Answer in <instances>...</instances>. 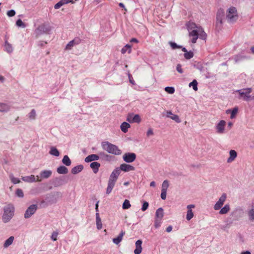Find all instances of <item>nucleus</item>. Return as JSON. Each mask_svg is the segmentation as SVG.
<instances>
[{
    "mask_svg": "<svg viewBox=\"0 0 254 254\" xmlns=\"http://www.w3.org/2000/svg\"><path fill=\"white\" fill-rule=\"evenodd\" d=\"M187 27L189 32V36L191 38L190 41L192 43H195L198 38L202 40L206 39L207 35L202 28L197 26L195 23L189 22Z\"/></svg>",
    "mask_w": 254,
    "mask_h": 254,
    "instance_id": "f257e3e1",
    "label": "nucleus"
},
{
    "mask_svg": "<svg viewBox=\"0 0 254 254\" xmlns=\"http://www.w3.org/2000/svg\"><path fill=\"white\" fill-rule=\"evenodd\" d=\"M101 146L103 150L110 154L115 155H120L122 154V151L119 147L111 143L108 141H103L101 143Z\"/></svg>",
    "mask_w": 254,
    "mask_h": 254,
    "instance_id": "f03ea898",
    "label": "nucleus"
},
{
    "mask_svg": "<svg viewBox=\"0 0 254 254\" xmlns=\"http://www.w3.org/2000/svg\"><path fill=\"white\" fill-rule=\"evenodd\" d=\"M14 207L10 204H8L3 208L2 221L7 223L10 221L14 215Z\"/></svg>",
    "mask_w": 254,
    "mask_h": 254,
    "instance_id": "7ed1b4c3",
    "label": "nucleus"
},
{
    "mask_svg": "<svg viewBox=\"0 0 254 254\" xmlns=\"http://www.w3.org/2000/svg\"><path fill=\"white\" fill-rule=\"evenodd\" d=\"M238 18L237 11L235 7H230L226 12V19L228 22L233 23L235 22Z\"/></svg>",
    "mask_w": 254,
    "mask_h": 254,
    "instance_id": "20e7f679",
    "label": "nucleus"
},
{
    "mask_svg": "<svg viewBox=\"0 0 254 254\" xmlns=\"http://www.w3.org/2000/svg\"><path fill=\"white\" fill-rule=\"evenodd\" d=\"M239 94V98H241L245 101H249L251 100V93L252 92L251 88L239 89L236 91Z\"/></svg>",
    "mask_w": 254,
    "mask_h": 254,
    "instance_id": "39448f33",
    "label": "nucleus"
},
{
    "mask_svg": "<svg viewBox=\"0 0 254 254\" xmlns=\"http://www.w3.org/2000/svg\"><path fill=\"white\" fill-rule=\"evenodd\" d=\"M51 28L48 24H43L39 26L35 30L37 36H39L50 31Z\"/></svg>",
    "mask_w": 254,
    "mask_h": 254,
    "instance_id": "423d86ee",
    "label": "nucleus"
},
{
    "mask_svg": "<svg viewBox=\"0 0 254 254\" xmlns=\"http://www.w3.org/2000/svg\"><path fill=\"white\" fill-rule=\"evenodd\" d=\"M52 174L51 170H44L42 171L39 175L36 176V181L41 182L42 179H46L50 178Z\"/></svg>",
    "mask_w": 254,
    "mask_h": 254,
    "instance_id": "0eeeda50",
    "label": "nucleus"
},
{
    "mask_svg": "<svg viewBox=\"0 0 254 254\" xmlns=\"http://www.w3.org/2000/svg\"><path fill=\"white\" fill-rule=\"evenodd\" d=\"M224 14V12L222 9L219 10L217 13L216 26L218 29H221L222 27Z\"/></svg>",
    "mask_w": 254,
    "mask_h": 254,
    "instance_id": "6e6552de",
    "label": "nucleus"
},
{
    "mask_svg": "<svg viewBox=\"0 0 254 254\" xmlns=\"http://www.w3.org/2000/svg\"><path fill=\"white\" fill-rule=\"evenodd\" d=\"M37 209V205L36 204H32L29 206L24 213V218H29L33 215Z\"/></svg>",
    "mask_w": 254,
    "mask_h": 254,
    "instance_id": "1a4fd4ad",
    "label": "nucleus"
},
{
    "mask_svg": "<svg viewBox=\"0 0 254 254\" xmlns=\"http://www.w3.org/2000/svg\"><path fill=\"white\" fill-rule=\"evenodd\" d=\"M227 198V195L225 193H223L219 198L218 200L214 205V209L215 210H219L223 205Z\"/></svg>",
    "mask_w": 254,
    "mask_h": 254,
    "instance_id": "9d476101",
    "label": "nucleus"
},
{
    "mask_svg": "<svg viewBox=\"0 0 254 254\" xmlns=\"http://www.w3.org/2000/svg\"><path fill=\"white\" fill-rule=\"evenodd\" d=\"M136 155L134 153L127 152L124 154L123 159L125 162L127 163H132L135 160Z\"/></svg>",
    "mask_w": 254,
    "mask_h": 254,
    "instance_id": "9b49d317",
    "label": "nucleus"
},
{
    "mask_svg": "<svg viewBox=\"0 0 254 254\" xmlns=\"http://www.w3.org/2000/svg\"><path fill=\"white\" fill-rule=\"evenodd\" d=\"M127 121L130 123H139L141 122V119L139 115H134L133 113H129L127 117Z\"/></svg>",
    "mask_w": 254,
    "mask_h": 254,
    "instance_id": "f8f14e48",
    "label": "nucleus"
},
{
    "mask_svg": "<svg viewBox=\"0 0 254 254\" xmlns=\"http://www.w3.org/2000/svg\"><path fill=\"white\" fill-rule=\"evenodd\" d=\"M120 173H121V172H120V169H119V168H116L112 172L108 181L115 184L118 179L119 176L120 174Z\"/></svg>",
    "mask_w": 254,
    "mask_h": 254,
    "instance_id": "ddd939ff",
    "label": "nucleus"
},
{
    "mask_svg": "<svg viewBox=\"0 0 254 254\" xmlns=\"http://www.w3.org/2000/svg\"><path fill=\"white\" fill-rule=\"evenodd\" d=\"M226 122L224 120H221L216 126L217 132L219 134H222L225 132V127Z\"/></svg>",
    "mask_w": 254,
    "mask_h": 254,
    "instance_id": "4468645a",
    "label": "nucleus"
},
{
    "mask_svg": "<svg viewBox=\"0 0 254 254\" xmlns=\"http://www.w3.org/2000/svg\"><path fill=\"white\" fill-rule=\"evenodd\" d=\"M242 211V209L240 207L236 208L234 209L230 215V216L234 220L237 221L238 220L240 216V213Z\"/></svg>",
    "mask_w": 254,
    "mask_h": 254,
    "instance_id": "2eb2a0df",
    "label": "nucleus"
},
{
    "mask_svg": "<svg viewBox=\"0 0 254 254\" xmlns=\"http://www.w3.org/2000/svg\"><path fill=\"white\" fill-rule=\"evenodd\" d=\"M81 40L79 38H75L68 43V44L66 45L65 47V49L67 50H70L74 46L79 44Z\"/></svg>",
    "mask_w": 254,
    "mask_h": 254,
    "instance_id": "dca6fc26",
    "label": "nucleus"
},
{
    "mask_svg": "<svg viewBox=\"0 0 254 254\" xmlns=\"http://www.w3.org/2000/svg\"><path fill=\"white\" fill-rule=\"evenodd\" d=\"M194 207L195 205L194 204H189L187 205V208L188 209V211L186 215V219L188 221H190L193 218L194 215L191 209Z\"/></svg>",
    "mask_w": 254,
    "mask_h": 254,
    "instance_id": "f3484780",
    "label": "nucleus"
},
{
    "mask_svg": "<svg viewBox=\"0 0 254 254\" xmlns=\"http://www.w3.org/2000/svg\"><path fill=\"white\" fill-rule=\"evenodd\" d=\"M119 169L120 171L122 170L125 172L135 170V168L133 166L125 163L122 164Z\"/></svg>",
    "mask_w": 254,
    "mask_h": 254,
    "instance_id": "a211bd4d",
    "label": "nucleus"
},
{
    "mask_svg": "<svg viewBox=\"0 0 254 254\" xmlns=\"http://www.w3.org/2000/svg\"><path fill=\"white\" fill-rule=\"evenodd\" d=\"M64 184V177L55 178L53 181V184L55 187H58Z\"/></svg>",
    "mask_w": 254,
    "mask_h": 254,
    "instance_id": "6ab92c4d",
    "label": "nucleus"
},
{
    "mask_svg": "<svg viewBox=\"0 0 254 254\" xmlns=\"http://www.w3.org/2000/svg\"><path fill=\"white\" fill-rule=\"evenodd\" d=\"M166 117L169 118L172 120L175 121L176 122L179 123L181 122V120L179 116L177 115H174L172 113L171 111H167Z\"/></svg>",
    "mask_w": 254,
    "mask_h": 254,
    "instance_id": "aec40b11",
    "label": "nucleus"
},
{
    "mask_svg": "<svg viewBox=\"0 0 254 254\" xmlns=\"http://www.w3.org/2000/svg\"><path fill=\"white\" fill-rule=\"evenodd\" d=\"M233 221L234 220L230 216L227 218L225 220V224L221 227V228L224 230L229 229L232 225Z\"/></svg>",
    "mask_w": 254,
    "mask_h": 254,
    "instance_id": "412c9836",
    "label": "nucleus"
},
{
    "mask_svg": "<svg viewBox=\"0 0 254 254\" xmlns=\"http://www.w3.org/2000/svg\"><path fill=\"white\" fill-rule=\"evenodd\" d=\"M142 241L140 240H137L135 243V249L134 251V254H140L142 251Z\"/></svg>",
    "mask_w": 254,
    "mask_h": 254,
    "instance_id": "4be33fe9",
    "label": "nucleus"
},
{
    "mask_svg": "<svg viewBox=\"0 0 254 254\" xmlns=\"http://www.w3.org/2000/svg\"><path fill=\"white\" fill-rule=\"evenodd\" d=\"M22 180L24 182L27 183H33L36 181V176L35 177L33 175H31L28 176H25L22 177Z\"/></svg>",
    "mask_w": 254,
    "mask_h": 254,
    "instance_id": "5701e85b",
    "label": "nucleus"
},
{
    "mask_svg": "<svg viewBox=\"0 0 254 254\" xmlns=\"http://www.w3.org/2000/svg\"><path fill=\"white\" fill-rule=\"evenodd\" d=\"M125 235V231L122 230L120 234L118 236V237L113 239V243L116 245L119 244L122 241L123 237Z\"/></svg>",
    "mask_w": 254,
    "mask_h": 254,
    "instance_id": "b1692460",
    "label": "nucleus"
},
{
    "mask_svg": "<svg viewBox=\"0 0 254 254\" xmlns=\"http://www.w3.org/2000/svg\"><path fill=\"white\" fill-rule=\"evenodd\" d=\"M99 156L96 154H91L87 156L85 158V162H90L93 161H96L99 160Z\"/></svg>",
    "mask_w": 254,
    "mask_h": 254,
    "instance_id": "393cba45",
    "label": "nucleus"
},
{
    "mask_svg": "<svg viewBox=\"0 0 254 254\" xmlns=\"http://www.w3.org/2000/svg\"><path fill=\"white\" fill-rule=\"evenodd\" d=\"M230 157L227 159L228 163H231L237 157V153L234 150H231L229 152Z\"/></svg>",
    "mask_w": 254,
    "mask_h": 254,
    "instance_id": "a878e982",
    "label": "nucleus"
},
{
    "mask_svg": "<svg viewBox=\"0 0 254 254\" xmlns=\"http://www.w3.org/2000/svg\"><path fill=\"white\" fill-rule=\"evenodd\" d=\"M100 166V164L97 162H93L90 165V167L92 168L93 172L95 174H96L98 172L99 168Z\"/></svg>",
    "mask_w": 254,
    "mask_h": 254,
    "instance_id": "bb28decb",
    "label": "nucleus"
},
{
    "mask_svg": "<svg viewBox=\"0 0 254 254\" xmlns=\"http://www.w3.org/2000/svg\"><path fill=\"white\" fill-rule=\"evenodd\" d=\"M10 106L8 104L0 103V112H6L9 111Z\"/></svg>",
    "mask_w": 254,
    "mask_h": 254,
    "instance_id": "cd10ccee",
    "label": "nucleus"
},
{
    "mask_svg": "<svg viewBox=\"0 0 254 254\" xmlns=\"http://www.w3.org/2000/svg\"><path fill=\"white\" fill-rule=\"evenodd\" d=\"M4 51L9 54L12 53L13 51V48L11 44L9 43L6 40L5 41L4 43Z\"/></svg>",
    "mask_w": 254,
    "mask_h": 254,
    "instance_id": "c85d7f7f",
    "label": "nucleus"
},
{
    "mask_svg": "<svg viewBox=\"0 0 254 254\" xmlns=\"http://www.w3.org/2000/svg\"><path fill=\"white\" fill-rule=\"evenodd\" d=\"M219 211V214L221 215H224L227 214L230 210V206L229 204H226L223 206L221 207Z\"/></svg>",
    "mask_w": 254,
    "mask_h": 254,
    "instance_id": "c756f323",
    "label": "nucleus"
},
{
    "mask_svg": "<svg viewBox=\"0 0 254 254\" xmlns=\"http://www.w3.org/2000/svg\"><path fill=\"white\" fill-rule=\"evenodd\" d=\"M164 216L163 209L162 207L158 208L155 212V218L162 219Z\"/></svg>",
    "mask_w": 254,
    "mask_h": 254,
    "instance_id": "7c9ffc66",
    "label": "nucleus"
},
{
    "mask_svg": "<svg viewBox=\"0 0 254 254\" xmlns=\"http://www.w3.org/2000/svg\"><path fill=\"white\" fill-rule=\"evenodd\" d=\"M14 238L13 236H10L7 240H6L3 244V247L4 248H7L10 246L13 243Z\"/></svg>",
    "mask_w": 254,
    "mask_h": 254,
    "instance_id": "2f4dec72",
    "label": "nucleus"
},
{
    "mask_svg": "<svg viewBox=\"0 0 254 254\" xmlns=\"http://www.w3.org/2000/svg\"><path fill=\"white\" fill-rule=\"evenodd\" d=\"M83 169V166L82 165H77L71 169V173L73 174H76L82 171Z\"/></svg>",
    "mask_w": 254,
    "mask_h": 254,
    "instance_id": "473e14b6",
    "label": "nucleus"
},
{
    "mask_svg": "<svg viewBox=\"0 0 254 254\" xmlns=\"http://www.w3.org/2000/svg\"><path fill=\"white\" fill-rule=\"evenodd\" d=\"M96 221L97 225V228L98 230H100L102 228V223L101 219L99 216V213H96Z\"/></svg>",
    "mask_w": 254,
    "mask_h": 254,
    "instance_id": "72a5a7b5",
    "label": "nucleus"
},
{
    "mask_svg": "<svg viewBox=\"0 0 254 254\" xmlns=\"http://www.w3.org/2000/svg\"><path fill=\"white\" fill-rule=\"evenodd\" d=\"M57 171L60 174H66L68 173V169L64 166H60L57 168Z\"/></svg>",
    "mask_w": 254,
    "mask_h": 254,
    "instance_id": "f704fd0d",
    "label": "nucleus"
},
{
    "mask_svg": "<svg viewBox=\"0 0 254 254\" xmlns=\"http://www.w3.org/2000/svg\"><path fill=\"white\" fill-rule=\"evenodd\" d=\"M130 127V125L128 123L125 122H123L121 125V129L122 131L124 133H126L128 130V128H129Z\"/></svg>",
    "mask_w": 254,
    "mask_h": 254,
    "instance_id": "c9c22d12",
    "label": "nucleus"
},
{
    "mask_svg": "<svg viewBox=\"0 0 254 254\" xmlns=\"http://www.w3.org/2000/svg\"><path fill=\"white\" fill-rule=\"evenodd\" d=\"M131 45L129 44H127L122 49L121 53L123 54H124L127 52L128 53L130 54L131 52Z\"/></svg>",
    "mask_w": 254,
    "mask_h": 254,
    "instance_id": "e433bc0d",
    "label": "nucleus"
},
{
    "mask_svg": "<svg viewBox=\"0 0 254 254\" xmlns=\"http://www.w3.org/2000/svg\"><path fill=\"white\" fill-rule=\"evenodd\" d=\"M238 111V107H235L233 109L232 111L230 110H227L226 111V113L229 114L231 113V119H234L235 118L236 114H237Z\"/></svg>",
    "mask_w": 254,
    "mask_h": 254,
    "instance_id": "4c0bfd02",
    "label": "nucleus"
},
{
    "mask_svg": "<svg viewBox=\"0 0 254 254\" xmlns=\"http://www.w3.org/2000/svg\"><path fill=\"white\" fill-rule=\"evenodd\" d=\"M62 163L67 166L71 165V162L67 155H64L62 159Z\"/></svg>",
    "mask_w": 254,
    "mask_h": 254,
    "instance_id": "58836bf2",
    "label": "nucleus"
},
{
    "mask_svg": "<svg viewBox=\"0 0 254 254\" xmlns=\"http://www.w3.org/2000/svg\"><path fill=\"white\" fill-rule=\"evenodd\" d=\"M49 153L54 156L58 157L60 155V152L55 147H52L50 149Z\"/></svg>",
    "mask_w": 254,
    "mask_h": 254,
    "instance_id": "ea45409f",
    "label": "nucleus"
},
{
    "mask_svg": "<svg viewBox=\"0 0 254 254\" xmlns=\"http://www.w3.org/2000/svg\"><path fill=\"white\" fill-rule=\"evenodd\" d=\"M115 183L108 181V186L106 190L107 194H109L111 192L113 188L115 186Z\"/></svg>",
    "mask_w": 254,
    "mask_h": 254,
    "instance_id": "a19ab883",
    "label": "nucleus"
},
{
    "mask_svg": "<svg viewBox=\"0 0 254 254\" xmlns=\"http://www.w3.org/2000/svg\"><path fill=\"white\" fill-rule=\"evenodd\" d=\"M169 186V181L167 180H164L162 184L161 191H167Z\"/></svg>",
    "mask_w": 254,
    "mask_h": 254,
    "instance_id": "79ce46f5",
    "label": "nucleus"
},
{
    "mask_svg": "<svg viewBox=\"0 0 254 254\" xmlns=\"http://www.w3.org/2000/svg\"><path fill=\"white\" fill-rule=\"evenodd\" d=\"M36 116V111L34 109H32L31 112L28 114V118L31 120H34L35 119Z\"/></svg>",
    "mask_w": 254,
    "mask_h": 254,
    "instance_id": "37998d69",
    "label": "nucleus"
},
{
    "mask_svg": "<svg viewBox=\"0 0 254 254\" xmlns=\"http://www.w3.org/2000/svg\"><path fill=\"white\" fill-rule=\"evenodd\" d=\"M189 86L192 87L194 91H197V82L196 80H193L192 82L189 83Z\"/></svg>",
    "mask_w": 254,
    "mask_h": 254,
    "instance_id": "c03bdc74",
    "label": "nucleus"
},
{
    "mask_svg": "<svg viewBox=\"0 0 254 254\" xmlns=\"http://www.w3.org/2000/svg\"><path fill=\"white\" fill-rule=\"evenodd\" d=\"M131 206L129 201L127 199H126L123 204V209H127Z\"/></svg>",
    "mask_w": 254,
    "mask_h": 254,
    "instance_id": "a18cd8bd",
    "label": "nucleus"
},
{
    "mask_svg": "<svg viewBox=\"0 0 254 254\" xmlns=\"http://www.w3.org/2000/svg\"><path fill=\"white\" fill-rule=\"evenodd\" d=\"M193 57V53L191 51H187L184 54V57L187 60H190Z\"/></svg>",
    "mask_w": 254,
    "mask_h": 254,
    "instance_id": "49530a36",
    "label": "nucleus"
},
{
    "mask_svg": "<svg viewBox=\"0 0 254 254\" xmlns=\"http://www.w3.org/2000/svg\"><path fill=\"white\" fill-rule=\"evenodd\" d=\"M169 44L170 45L172 49L173 50H175L176 49H180V48H182V46L178 45L176 43L173 42H169Z\"/></svg>",
    "mask_w": 254,
    "mask_h": 254,
    "instance_id": "de8ad7c7",
    "label": "nucleus"
},
{
    "mask_svg": "<svg viewBox=\"0 0 254 254\" xmlns=\"http://www.w3.org/2000/svg\"><path fill=\"white\" fill-rule=\"evenodd\" d=\"M249 219L251 221H253L254 220V208H252L248 212Z\"/></svg>",
    "mask_w": 254,
    "mask_h": 254,
    "instance_id": "09e8293b",
    "label": "nucleus"
},
{
    "mask_svg": "<svg viewBox=\"0 0 254 254\" xmlns=\"http://www.w3.org/2000/svg\"><path fill=\"white\" fill-rule=\"evenodd\" d=\"M161 223H162V219H157V218H155L154 225L156 228H159L161 226Z\"/></svg>",
    "mask_w": 254,
    "mask_h": 254,
    "instance_id": "8fccbe9b",
    "label": "nucleus"
},
{
    "mask_svg": "<svg viewBox=\"0 0 254 254\" xmlns=\"http://www.w3.org/2000/svg\"><path fill=\"white\" fill-rule=\"evenodd\" d=\"M16 25L17 27L25 28L26 27V25L22 22V21L19 19L16 21Z\"/></svg>",
    "mask_w": 254,
    "mask_h": 254,
    "instance_id": "3c124183",
    "label": "nucleus"
},
{
    "mask_svg": "<svg viewBox=\"0 0 254 254\" xmlns=\"http://www.w3.org/2000/svg\"><path fill=\"white\" fill-rule=\"evenodd\" d=\"M165 91L169 94H173L175 92V88L173 87H166Z\"/></svg>",
    "mask_w": 254,
    "mask_h": 254,
    "instance_id": "603ef678",
    "label": "nucleus"
},
{
    "mask_svg": "<svg viewBox=\"0 0 254 254\" xmlns=\"http://www.w3.org/2000/svg\"><path fill=\"white\" fill-rule=\"evenodd\" d=\"M148 206L149 203L147 201H144L143 202L141 209L142 211H145L146 210H147Z\"/></svg>",
    "mask_w": 254,
    "mask_h": 254,
    "instance_id": "864d4df0",
    "label": "nucleus"
},
{
    "mask_svg": "<svg viewBox=\"0 0 254 254\" xmlns=\"http://www.w3.org/2000/svg\"><path fill=\"white\" fill-rule=\"evenodd\" d=\"M16 195L19 197H23L24 196L23 192L22 190L18 189L16 190Z\"/></svg>",
    "mask_w": 254,
    "mask_h": 254,
    "instance_id": "5fc2aeb1",
    "label": "nucleus"
},
{
    "mask_svg": "<svg viewBox=\"0 0 254 254\" xmlns=\"http://www.w3.org/2000/svg\"><path fill=\"white\" fill-rule=\"evenodd\" d=\"M58 234H59L58 232H57V231L53 232L51 236V239L54 241H56L57 240V237H58Z\"/></svg>",
    "mask_w": 254,
    "mask_h": 254,
    "instance_id": "6e6d98bb",
    "label": "nucleus"
},
{
    "mask_svg": "<svg viewBox=\"0 0 254 254\" xmlns=\"http://www.w3.org/2000/svg\"><path fill=\"white\" fill-rule=\"evenodd\" d=\"M64 4V3L63 0H61L60 1H59L58 3H57L55 5L54 8L56 9H59V8H60L62 6H63Z\"/></svg>",
    "mask_w": 254,
    "mask_h": 254,
    "instance_id": "4d7b16f0",
    "label": "nucleus"
},
{
    "mask_svg": "<svg viewBox=\"0 0 254 254\" xmlns=\"http://www.w3.org/2000/svg\"><path fill=\"white\" fill-rule=\"evenodd\" d=\"M10 178L11 182L14 184H16L19 183L20 182V180L18 178L14 177L13 176V175H10Z\"/></svg>",
    "mask_w": 254,
    "mask_h": 254,
    "instance_id": "13d9d810",
    "label": "nucleus"
},
{
    "mask_svg": "<svg viewBox=\"0 0 254 254\" xmlns=\"http://www.w3.org/2000/svg\"><path fill=\"white\" fill-rule=\"evenodd\" d=\"M15 11L14 10L11 9L7 11L6 14L8 17H12L15 15Z\"/></svg>",
    "mask_w": 254,
    "mask_h": 254,
    "instance_id": "bf43d9fd",
    "label": "nucleus"
},
{
    "mask_svg": "<svg viewBox=\"0 0 254 254\" xmlns=\"http://www.w3.org/2000/svg\"><path fill=\"white\" fill-rule=\"evenodd\" d=\"M176 70L180 73H183L184 72L183 69L182 68V65L181 64H178L177 65Z\"/></svg>",
    "mask_w": 254,
    "mask_h": 254,
    "instance_id": "052dcab7",
    "label": "nucleus"
},
{
    "mask_svg": "<svg viewBox=\"0 0 254 254\" xmlns=\"http://www.w3.org/2000/svg\"><path fill=\"white\" fill-rule=\"evenodd\" d=\"M166 194L167 191H161L160 196L162 199L165 200L166 198Z\"/></svg>",
    "mask_w": 254,
    "mask_h": 254,
    "instance_id": "680f3d73",
    "label": "nucleus"
},
{
    "mask_svg": "<svg viewBox=\"0 0 254 254\" xmlns=\"http://www.w3.org/2000/svg\"><path fill=\"white\" fill-rule=\"evenodd\" d=\"M153 134L154 133L152 129L151 128H149L146 132L147 136H149L150 135H153Z\"/></svg>",
    "mask_w": 254,
    "mask_h": 254,
    "instance_id": "e2e57ef3",
    "label": "nucleus"
},
{
    "mask_svg": "<svg viewBox=\"0 0 254 254\" xmlns=\"http://www.w3.org/2000/svg\"><path fill=\"white\" fill-rule=\"evenodd\" d=\"M128 78H129V80L130 83H131L133 85H134L135 84V81L133 79L130 73H128Z\"/></svg>",
    "mask_w": 254,
    "mask_h": 254,
    "instance_id": "0e129e2a",
    "label": "nucleus"
},
{
    "mask_svg": "<svg viewBox=\"0 0 254 254\" xmlns=\"http://www.w3.org/2000/svg\"><path fill=\"white\" fill-rule=\"evenodd\" d=\"M99 203V201H97V202H96V203L95 204L96 213H99V209H98Z\"/></svg>",
    "mask_w": 254,
    "mask_h": 254,
    "instance_id": "69168bd1",
    "label": "nucleus"
},
{
    "mask_svg": "<svg viewBox=\"0 0 254 254\" xmlns=\"http://www.w3.org/2000/svg\"><path fill=\"white\" fill-rule=\"evenodd\" d=\"M172 230V226L170 225L166 229L167 232L169 233Z\"/></svg>",
    "mask_w": 254,
    "mask_h": 254,
    "instance_id": "338daca9",
    "label": "nucleus"
},
{
    "mask_svg": "<svg viewBox=\"0 0 254 254\" xmlns=\"http://www.w3.org/2000/svg\"><path fill=\"white\" fill-rule=\"evenodd\" d=\"M130 42H133V43H138V40L136 39V38H131L130 40Z\"/></svg>",
    "mask_w": 254,
    "mask_h": 254,
    "instance_id": "774afa93",
    "label": "nucleus"
}]
</instances>
